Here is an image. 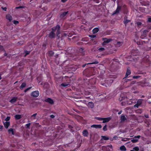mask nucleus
Segmentation results:
<instances>
[{
	"instance_id": "nucleus-1",
	"label": "nucleus",
	"mask_w": 151,
	"mask_h": 151,
	"mask_svg": "<svg viewBox=\"0 0 151 151\" xmlns=\"http://www.w3.org/2000/svg\"><path fill=\"white\" fill-rule=\"evenodd\" d=\"M60 27L59 24H57L56 27H54L52 28V30L53 31H55L56 30H57L56 32L57 37L58 39H59L60 36L59 35L60 33Z\"/></svg>"
},
{
	"instance_id": "nucleus-2",
	"label": "nucleus",
	"mask_w": 151,
	"mask_h": 151,
	"mask_svg": "<svg viewBox=\"0 0 151 151\" xmlns=\"http://www.w3.org/2000/svg\"><path fill=\"white\" fill-rule=\"evenodd\" d=\"M140 137V135H137L135 136L133 138H132L131 139V141L133 143H136L138 141V139H137V138L139 139Z\"/></svg>"
},
{
	"instance_id": "nucleus-3",
	"label": "nucleus",
	"mask_w": 151,
	"mask_h": 151,
	"mask_svg": "<svg viewBox=\"0 0 151 151\" xmlns=\"http://www.w3.org/2000/svg\"><path fill=\"white\" fill-rule=\"evenodd\" d=\"M127 98L126 96L124 95V93H121L120 95V97L119 99L120 101H122L125 100Z\"/></svg>"
},
{
	"instance_id": "nucleus-4",
	"label": "nucleus",
	"mask_w": 151,
	"mask_h": 151,
	"mask_svg": "<svg viewBox=\"0 0 151 151\" xmlns=\"http://www.w3.org/2000/svg\"><path fill=\"white\" fill-rule=\"evenodd\" d=\"M39 95V92L37 91H33L31 93V96L35 97H37Z\"/></svg>"
},
{
	"instance_id": "nucleus-5",
	"label": "nucleus",
	"mask_w": 151,
	"mask_h": 151,
	"mask_svg": "<svg viewBox=\"0 0 151 151\" xmlns=\"http://www.w3.org/2000/svg\"><path fill=\"white\" fill-rule=\"evenodd\" d=\"M45 101L49 103L50 104L52 105L54 104V102L52 99L50 98H47L45 100Z\"/></svg>"
},
{
	"instance_id": "nucleus-6",
	"label": "nucleus",
	"mask_w": 151,
	"mask_h": 151,
	"mask_svg": "<svg viewBox=\"0 0 151 151\" xmlns=\"http://www.w3.org/2000/svg\"><path fill=\"white\" fill-rule=\"evenodd\" d=\"M55 31H52L51 32L49 35V37L51 39H52L54 38L55 36V34L54 33V32Z\"/></svg>"
},
{
	"instance_id": "nucleus-7",
	"label": "nucleus",
	"mask_w": 151,
	"mask_h": 151,
	"mask_svg": "<svg viewBox=\"0 0 151 151\" xmlns=\"http://www.w3.org/2000/svg\"><path fill=\"white\" fill-rule=\"evenodd\" d=\"M68 12V11L64 12L61 13L60 15V18L62 19L64 18L65 16H66Z\"/></svg>"
},
{
	"instance_id": "nucleus-8",
	"label": "nucleus",
	"mask_w": 151,
	"mask_h": 151,
	"mask_svg": "<svg viewBox=\"0 0 151 151\" xmlns=\"http://www.w3.org/2000/svg\"><path fill=\"white\" fill-rule=\"evenodd\" d=\"M82 134L83 136L87 137L88 135V132L86 130H84L82 132Z\"/></svg>"
},
{
	"instance_id": "nucleus-9",
	"label": "nucleus",
	"mask_w": 151,
	"mask_h": 151,
	"mask_svg": "<svg viewBox=\"0 0 151 151\" xmlns=\"http://www.w3.org/2000/svg\"><path fill=\"white\" fill-rule=\"evenodd\" d=\"M103 121L102 122L103 123H105L106 122H108L111 119L110 117H108L106 118H103Z\"/></svg>"
},
{
	"instance_id": "nucleus-10",
	"label": "nucleus",
	"mask_w": 151,
	"mask_h": 151,
	"mask_svg": "<svg viewBox=\"0 0 151 151\" xmlns=\"http://www.w3.org/2000/svg\"><path fill=\"white\" fill-rule=\"evenodd\" d=\"M91 127L96 128H101L102 127V126L101 124H93L91 126Z\"/></svg>"
},
{
	"instance_id": "nucleus-11",
	"label": "nucleus",
	"mask_w": 151,
	"mask_h": 151,
	"mask_svg": "<svg viewBox=\"0 0 151 151\" xmlns=\"http://www.w3.org/2000/svg\"><path fill=\"white\" fill-rule=\"evenodd\" d=\"M4 124L5 127L7 129L9 127L10 125V122H4Z\"/></svg>"
},
{
	"instance_id": "nucleus-12",
	"label": "nucleus",
	"mask_w": 151,
	"mask_h": 151,
	"mask_svg": "<svg viewBox=\"0 0 151 151\" xmlns=\"http://www.w3.org/2000/svg\"><path fill=\"white\" fill-rule=\"evenodd\" d=\"M103 40L104 41V42L106 43H108L112 40V39H107L106 38H103Z\"/></svg>"
},
{
	"instance_id": "nucleus-13",
	"label": "nucleus",
	"mask_w": 151,
	"mask_h": 151,
	"mask_svg": "<svg viewBox=\"0 0 151 151\" xmlns=\"http://www.w3.org/2000/svg\"><path fill=\"white\" fill-rule=\"evenodd\" d=\"M6 18L8 20L9 22H11L12 19V17L10 14H8L6 15Z\"/></svg>"
},
{
	"instance_id": "nucleus-14",
	"label": "nucleus",
	"mask_w": 151,
	"mask_h": 151,
	"mask_svg": "<svg viewBox=\"0 0 151 151\" xmlns=\"http://www.w3.org/2000/svg\"><path fill=\"white\" fill-rule=\"evenodd\" d=\"M17 97H14L10 101V102L12 103H13L17 101Z\"/></svg>"
},
{
	"instance_id": "nucleus-15",
	"label": "nucleus",
	"mask_w": 151,
	"mask_h": 151,
	"mask_svg": "<svg viewBox=\"0 0 151 151\" xmlns=\"http://www.w3.org/2000/svg\"><path fill=\"white\" fill-rule=\"evenodd\" d=\"M98 63H99V62L96 61H95V62H93L92 63H88L87 64H85L83 65H82V67L83 68H84L86 66V65L92 64H97Z\"/></svg>"
},
{
	"instance_id": "nucleus-16",
	"label": "nucleus",
	"mask_w": 151,
	"mask_h": 151,
	"mask_svg": "<svg viewBox=\"0 0 151 151\" xmlns=\"http://www.w3.org/2000/svg\"><path fill=\"white\" fill-rule=\"evenodd\" d=\"M88 106L89 107L93 108L94 107L93 103L92 102H90L88 103Z\"/></svg>"
},
{
	"instance_id": "nucleus-17",
	"label": "nucleus",
	"mask_w": 151,
	"mask_h": 151,
	"mask_svg": "<svg viewBox=\"0 0 151 151\" xmlns=\"http://www.w3.org/2000/svg\"><path fill=\"white\" fill-rule=\"evenodd\" d=\"M26 84L25 82L23 83L20 87V88L22 90L26 86Z\"/></svg>"
},
{
	"instance_id": "nucleus-18",
	"label": "nucleus",
	"mask_w": 151,
	"mask_h": 151,
	"mask_svg": "<svg viewBox=\"0 0 151 151\" xmlns=\"http://www.w3.org/2000/svg\"><path fill=\"white\" fill-rule=\"evenodd\" d=\"M101 140H102V139H103L105 140H107L109 139V138L108 137H106L105 136H101Z\"/></svg>"
},
{
	"instance_id": "nucleus-19",
	"label": "nucleus",
	"mask_w": 151,
	"mask_h": 151,
	"mask_svg": "<svg viewBox=\"0 0 151 151\" xmlns=\"http://www.w3.org/2000/svg\"><path fill=\"white\" fill-rule=\"evenodd\" d=\"M149 32L148 30H144L142 32V34L143 35H145L144 37H146L147 33Z\"/></svg>"
},
{
	"instance_id": "nucleus-20",
	"label": "nucleus",
	"mask_w": 151,
	"mask_h": 151,
	"mask_svg": "<svg viewBox=\"0 0 151 151\" xmlns=\"http://www.w3.org/2000/svg\"><path fill=\"white\" fill-rule=\"evenodd\" d=\"M99 30V29L98 28L96 27L94 28L92 30L93 33L94 34L97 33Z\"/></svg>"
},
{
	"instance_id": "nucleus-21",
	"label": "nucleus",
	"mask_w": 151,
	"mask_h": 151,
	"mask_svg": "<svg viewBox=\"0 0 151 151\" xmlns=\"http://www.w3.org/2000/svg\"><path fill=\"white\" fill-rule=\"evenodd\" d=\"M8 131L9 132V134H10V133H12V134L14 135V130L12 128H10L8 130Z\"/></svg>"
},
{
	"instance_id": "nucleus-22",
	"label": "nucleus",
	"mask_w": 151,
	"mask_h": 151,
	"mask_svg": "<svg viewBox=\"0 0 151 151\" xmlns=\"http://www.w3.org/2000/svg\"><path fill=\"white\" fill-rule=\"evenodd\" d=\"M120 149L122 151H125L126 150V147L124 145H122L120 147Z\"/></svg>"
},
{
	"instance_id": "nucleus-23",
	"label": "nucleus",
	"mask_w": 151,
	"mask_h": 151,
	"mask_svg": "<svg viewBox=\"0 0 151 151\" xmlns=\"http://www.w3.org/2000/svg\"><path fill=\"white\" fill-rule=\"evenodd\" d=\"M16 119H19L21 118V115L19 114H16L14 116Z\"/></svg>"
},
{
	"instance_id": "nucleus-24",
	"label": "nucleus",
	"mask_w": 151,
	"mask_h": 151,
	"mask_svg": "<svg viewBox=\"0 0 151 151\" xmlns=\"http://www.w3.org/2000/svg\"><path fill=\"white\" fill-rule=\"evenodd\" d=\"M121 121H124L126 120V118L124 115H122L121 117Z\"/></svg>"
},
{
	"instance_id": "nucleus-25",
	"label": "nucleus",
	"mask_w": 151,
	"mask_h": 151,
	"mask_svg": "<svg viewBox=\"0 0 151 151\" xmlns=\"http://www.w3.org/2000/svg\"><path fill=\"white\" fill-rule=\"evenodd\" d=\"M69 85V83H63L61 84L60 86L63 87H66Z\"/></svg>"
},
{
	"instance_id": "nucleus-26",
	"label": "nucleus",
	"mask_w": 151,
	"mask_h": 151,
	"mask_svg": "<svg viewBox=\"0 0 151 151\" xmlns=\"http://www.w3.org/2000/svg\"><path fill=\"white\" fill-rule=\"evenodd\" d=\"M142 99H139L137 101V104L139 105H141L142 103Z\"/></svg>"
},
{
	"instance_id": "nucleus-27",
	"label": "nucleus",
	"mask_w": 151,
	"mask_h": 151,
	"mask_svg": "<svg viewBox=\"0 0 151 151\" xmlns=\"http://www.w3.org/2000/svg\"><path fill=\"white\" fill-rule=\"evenodd\" d=\"M49 55L50 56H52L54 54V52L52 51H50L48 53Z\"/></svg>"
},
{
	"instance_id": "nucleus-28",
	"label": "nucleus",
	"mask_w": 151,
	"mask_h": 151,
	"mask_svg": "<svg viewBox=\"0 0 151 151\" xmlns=\"http://www.w3.org/2000/svg\"><path fill=\"white\" fill-rule=\"evenodd\" d=\"M30 51H27V50H25L24 51L25 55H24V57L26 56L27 55H28L30 53Z\"/></svg>"
},
{
	"instance_id": "nucleus-29",
	"label": "nucleus",
	"mask_w": 151,
	"mask_h": 151,
	"mask_svg": "<svg viewBox=\"0 0 151 151\" xmlns=\"http://www.w3.org/2000/svg\"><path fill=\"white\" fill-rule=\"evenodd\" d=\"M121 8V7L120 6H118L117 7V9L116 10V11L117 12V13H119V11L120 10Z\"/></svg>"
},
{
	"instance_id": "nucleus-30",
	"label": "nucleus",
	"mask_w": 151,
	"mask_h": 151,
	"mask_svg": "<svg viewBox=\"0 0 151 151\" xmlns=\"http://www.w3.org/2000/svg\"><path fill=\"white\" fill-rule=\"evenodd\" d=\"M131 73V71L128 68H127V71L126 73V74H127L128 76Z\"/></svg>"
},
{
	"instance_id": "nucleus-31",
	"label": "nucleus",
	"mask_w": 151,
	"mask_h": 151,
	"mask_svg": "<svg viewBox=\"0 0 151 151\" xmlns=\"http://www.w3.org/2000/svg\"><path fill=\"white\" fill-rule=\"evenodd\" d=\"M130 22V20H129L126 19V20H124L123 22L124 24L126 25V24Z\"/></svg>"
},
{
	"instance_id": "nucleus-32",
	"label": "nucleus",
	"mask_w": 151,
	"mask_h": 151,
	"mask_svg": "<svg viewBox=\"0 0 151 151\" xmlns=\"http://www.w3.org/2000/svg\"><path fill=\"white\" fill-rule=\"evenodd\" d=\"M95 119L100 121H102L103 119V118H99V117H95Z\"/></svg>"
},
{
	"instance_id": "nucleus-33",
	"label": "nucleus",
	"mask_w": 151,
	"mask_h": 151,
	"mask_svg": "<svg viewBox=\"0 0 151 151\" xmlns=\"http://www.w3.org/2000/svg\"><path fill=\"white\" fill-rule=\"evenodd\" d=\"M123 43L122 42H117L116 45L119 46L121 45Z\"/></svg>"
},
{
	"instance_id": "nucleus-34",
	"label": "nucleus",
	"mask_w": 151,
	"mask_h": 151,
	"mask_svg": "<svg viewBox=\"0 0 151 151\" xmlns=\"http://www.w3.org/2000/svg\"><path fill=\"white\" fill-rule=\"evenodd\" d=\"M135 81H132L131 82L130 84V85L127 86V87H129L130 86H131L132 85L134 84L135 83Z\"/></svg>"
},
{
	"instance_id": "nucleus-35",
	"label": "nucleus",
	"mask_w": 151,
	"mask_h": 151,
	"mask_svg": "<svg viewBox=\"0 0 151 151\" xmlns=\"http://www.w3.org/2000/svg\"><path fill=\"white\" fill-rule=\"evenodd\" d=\"M133 149L136 151H138L139 150V148L138 147H134Z\"/></svg>"
},
{
	"instance_id": "nucleus-36",
	"label": "nucleus",
	"mask_w": 151,
	"mask_h": 151,
	"mask_svg": "<svg viewBox=\"0 0 151 151\" xmlns=\"http://www.w3.org/2000/svg\"><path fill=\"white\" fill-rule=\"evenodd\" d=\"M141 77L140 76H134L133 77V78L134 79H137Z\"/></svg>"
},
{
	"instance_id": "nucleus-37",
	"label": "nucleus",
	"mask_w": 151,
	"mask_h": 151,
	"mask_svg": "<svg viewBox=\"0 0 151 151\" xmlns=\"http://www.w3.org/2000/svg\"><path fill=\"white\" fill-rule=\"evenodd\" d=\"M10 118V117L8 116L5 119V120L6 121V122H8Z\"/></svg>"
},
{
	"instance_id": "nucleus-38",
	"label": "nucleus",
	"mask_w": 151,
	"mask_h": 151,
	"mask_svg": "<svg viewBox=\"0 0 151 151\" xmlns=\"http://www.w3.org/2000/svg\"><path fill=\"white\" fill-rule=\"evenodd\" d=\"M106 125H105L103 127V129L104 130V131H106L107 130V128H106Z\"/></svg>"
},
{
	"instance_id": "nucleus-39",
	"label": "nucleus",
	"mask_w": 151,
	"mask_h": 151,
	"mask_svg": "<svg viewBox=\"0 0 151 151\" xmlns=\"http://www.w3.org/2000/svg\"><path fill=\"white\" fill-rule=\"evenodd\" d=\"M24 8V6H19L18 7H16V9L23 8Z\"/></svg>"
},
{
	"instance_id": "nucleus-40",
	"label": "nucleus",
	"mask_w": 151,
	"mask_h": 151,
	"mask_svg": "<svg viewBox=\"0 0 151 151\" xmlns=\"http://www.w3.org/2000/svg\"><path fill=\"white\" fill-rule=\"evenodd\" d=\"M30 124H31L30 123H27V124L26 125V128H29Z\"/></svg>"
},
{
	"instance_id": "nucleus-41",
	"label": "nucleus",
	"mask_w": 151,
	"mask_h": 151,
	"mask_svg": "<svg viewBox=\"0 0 151 151\" xmlns=\"http://www.w3.org/2000/svg\"><path fill=\"white\" fill-rule=\"evenodd\" d=\"M13 23L14 24H17L19 23V22L18 21L14 20L13 21Z\"/></svg>"
},
{
	"instance_id": "nucleus-42",
	"label": "nucleus",
	"mask_w": 151,
	"mask_h": 151,
	"mask_svg": "<svg viewBox=\"0 0 151 151\" xmlns=\"http://www.w3.org/2000/svg\"><path fill=\"white\" fill-rule=\"evenodd\" d=\"M147 22H151V17H149L147 19Z\"/></svg>"
},
{
	"instance_id": "nucleus-43",
	"label": "nucleus",
	"mask_w": 151,
	"mask_h": 151,
	"mask_svg": "<svg viewBox=\"0 0 151 151\" xmlns=\"http://www.w3.org/2000/svg\"><path fill=\"white\" fill-rule=\"evenodd\" d=\"M105 50V48L103 47H101L99 49V50L100 51H102Z\"/></svg>"
},
{
	"instance_id": "nucleus-44",
	"label": "nucleus",
	"mask_w": 151,
	"mask_h": 151,
	"mask_svg": "<svg viewBox=\"0 0 151 151\" xmlns=\"http://www.w3.org/2000/svg\"><path fill=\"white\" fill-rule=\"evenodd\" d=\"M89 36L90 37L94 38V37H95L96 36V35H89Z\"/></svg>"
},
{
	"instance_id": "nucleus-45",
	"label": "nucleus",
	"mask_w": 151,
	"mask_h": 151,
	"mask_svg": "<svg viewBox=\"0 0 151 151\" xmlns=\"http://www.w3.org/2000/svg\"><path fill=\"white\" fill-rule=\"evenodd\" d=\"M32 88V87H29L28 88H27L25 90H24V92H26L28 90H29L30 89H31V88Z\"/></svg>"
},
{
	"instance_id": "nucleus-46",
	"label": "nucleus",
	"mask_w": 151,
	"mask_h": 151,
	"mask_svg": "<svg viewBox=\"0 0 151 151\" xmlns=\"http://www.w3.org/2000/svg\"><path fill=\"white\" fill-rule=\"evenodd\" d=\"M4 50L3 47L2 45H0V50L2 51Z\"/></svg>"
},
{
	"instance_id": "nucleus-47",
	"label": "nucleus",
	"mask_w": 151,
	"mask_h": 151,
	"mask_svg": "<svg viewBox=\"0 0 151 151\" xmlns=\"http://www.w3.org/2000/svg\"><path fill=\"white\" fill-rule=\"evenodd\" d=\"M142 5L148 6L149 5V4L148 3H147V4H145L144 3H142Z\"/></svg>"
},
{
	"instance_id": "nucleus-48",
	"label": "nucleus",
	"mask_w": 151,
	"mask_h": 151,
	"mask_svg": "<svg viewBox=\"0 0 151 151\" xmlns=\"http://www.w3.org/2000/svg\"><path fill=\"white\" fill-rule=\"evenodd\" d=\"M137 24L138 26H139L141 25L142 23L140 22H137Z\"/></svg>"
},
{
	"instance_id": "nucleus-49",
	"label": "nucleus",
	"mask_w": 151,
	"mask_h": 151,
	"mask_svg": "<svg viewBox=\"0 0 151 151\" xmlns=\"http://www.w3.org/2000/svg\"><path fill=\"white\" fill-rule=\"evenodd\" d=\"M37 115V113H35V114H33L32 116H31V117H34V119H35V117Z\"/></svg>"
},
{
	"instance_id": "nucleus-50",
	"label": "nucleus",
	"mask_w": 151,
	"mask_h": 151,
	"mask_svg": "<svg viewBox=\"0 0 151 151\" xmlns=\"http://www.w3.org/2000/svg\"><path fill=\"white\" fill-rule=\"evenodd\" d=\"M107 147H108L110 148L111 149V150H113L112 146V145H107Z\"/></svg>"
},
{
	"instance_id": "nucleus-51",
	"label": "nucleus",
	"mask_w": 151,
	"mask_h": 151,
	"mask_svg": "<svg viewBox=\"0 0 151 151\" xmlns=\"http://www.w3.org/2000/svg\"><path fill=\"white\" fill-rule=\"evenodd\" d=\"M128 76V75H127V74H125V76L124 77V78H123V80H124V81H125V80H126V79H125V78H127V76Z\"/></svg>"
},
{
	"instance_id": "nucleus-52",
	"label": "nucleus",
	"mask_w": 151,
	"mask_h": 151,
	"mask_svg": "<svg viewBox=\"0 0 151 151\" xmlns=\"http://www.w3.org/2000/svg\"><path fill=\"white\" fill-rule=\"evenodd\" d=\"M139 105L137 103V104H135L134 105V107L138 108Z\"/></svg>"
},
{
	"instance_id": "nucleus-53",
	"label": "nucleus",
	"mask_w": 151,
	"mask_h": 151,
	"mask_svg": "<svg viewBox=\"0 0 151 151\" xmlns=\"http://www.w3.org/2000/svg\"><path fill=\"white\" fill-rule=\"evenodd\" d=\"M118 13H117V12L116 11V10H115V11H114V12L113 13L112 15H114L115 14H117Z\"/></svg>"
},
{
	"instance_id": "nucleus-54",
	"label": "nucleus",
	"mask_w": 151,
	"mask_h": 151,
	"mask_svg": "<svg viewBox=\"0 0 151 151\" xmlns=\"http://www.w3.org/2000/svg\"><path fill=\"white\" fill-rule=\"evenodd\" d=\"M118 13H117V12L116 11V10H115V11H114V12L113 13L112 15H114L115 14H117Z\"/></svg>"
},
{
	"instance_id": "nucleus-55",
	"label": "nucleus",
	"mask_w": 151,
	"mask_h": 151,
	"mask_svg": "<svg viewBox=\"0 0 151 151\" xmlns=\"http://www.w3.org/2000/svg\"><path fill=\"white\" fill-rule=\"evenodd\" d=\"M80 51H81V52H84V49H83V48H80Z\"/></svg>"
},
{
	"instance_id": "nucleus-56",
	"label": "nucleus",
	"mask_w": 151,
	"mask_h": 151,
	"mask_svg": "<svg viewBox=\"0 0 151 151\" xmlns=\"http://www.w3.org/2000/svg\"><path fill=\"white\" fill-rule=\"evenodd\" d=\"M94 68H90V71H91V72L92 71H94Z\"/></svg>"
},
{
	"instance_id": "nucleus-57",
	"label": "nucleus",
	"mask_w": 151,
	"mask_h": 151,
	"mask_svg": "<svg viewBox=\"0 0 151 151\" xmlns=\"http://www.w3.org/2000/svg\"><path fill=\"white\" fill-rule=\"evenodd\" d=\"M1 8L5 11H6V10L7 8L6 7H1Z\"/></svg>"
},
{
	"instance_id": "nucleus-58",
	"label": "nucleus",
	"mask_w": 151,
	"mask_h": 151,
	"mask_svg": "<svg viewBox=\"0 0 151 151\" xmlns=\"http://www.w3.org/2000/svg\"><path fill=\"white\" fill-rule=\"evenodd\" d=\"M68 127L69 129H71L73 128V127L72 126H71L70 125H68Z\"/></svg>"
},
{
	"instance_id": "nucleus-59",
	"label": "nucleus",
	"mask_w": 151,
	"mask_h": 151,
	"mask_svg": "<svg viewBox=\"0 0 151 151\" xmlns=\"http://www.w3.org/2000/svg\"><path fill=\"white\" fill-rule=\"evenodd\" d=\"M50 117L51 118H53L55 117V116L53 114H51L50 115Z\"/></svg>"
},
{
	"instance_id": "nucleus-60",
	"label": "nucleus",
	"mask_w": 151,
	"mask_h": 151,
	"mask_svg": "<svg viewBox=\"0 0 151 151\" xmlns=\"http://www.w3.org/2000/svg\"><path fill=\"white\" fill-rule=\"evenodd\" d=\"M117 138L118 137L117 136H114L113 138V139H114L116 140L117 139Z\"/></svg>"
},
{
	"instance_id": "nucleus-61",
	"label": "nucleus",
	"mask_w": 151,
	"mask_h": 151,
	"mask_svg": "<svg viewBox=\"0 0 151 151\" xmlns=\"http://www.w3.org/2000/svg\"><path fill=\"white\" fill-rule=\"evenodd\" d=\"M46 45L45 44H43L42 46L43 47H44V48H46Z\"/></svg>"
},
{
	"instance_id": "nucleus-62",
	"label": "nucleus",
	"mask_w": 151,
	"mask_h": 151,
	"mask_svg": "<svg viewBox=\"0 0 151 151\" xmlns=\"http://www.w3.org/2000/svg\"><path fill=\"white\" fill-rule=\"evenodd\" d=\"M144 36H145V35H144L143 34H142L141 36V38L142 39H143L144 37H144Z\"/></svg>"
},
{
	"instance_id": "nucleus-63",
	"label": "nucleus",
	"mask_w": 151,
	"mask_h": 151,
	"mask_svg": "<svg viewBox=\"0 0 151 151\" xmlns=\"http://www.w3.org/2000/svg\"><path fill=\"white\" fill-rule=\"evenodd\" d=\"M102 45L103 46L105 45H106V43L105 42H104H104L102 43Z\"/></svg>"
},
{
	"instance_id": "nucleus-64",
	"label": "nucleus",
	"mask_w": 151,
	"mask_h": 151,
	"mask_svg": "<svg viewBox=\"0 0 151 151\" xmlns=\"http://www.w3.org/2000/svg\"><path fill=\"white\" fill-rule=\"evenodd\" d=\"M67 35V34L66 33H64L63 34H62V36H66Z\"/></svg>"
}]
</instances>
